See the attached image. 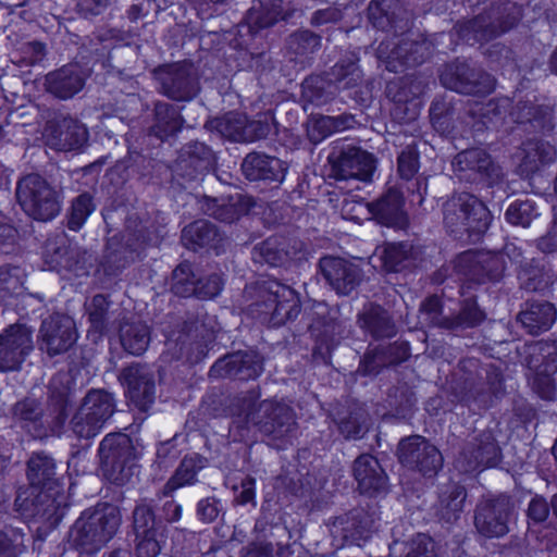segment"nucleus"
<instances>
[{
	"label": "nucleus",
	"mask_w": 557,
	"mask_h": 557,
	"mask_svg": "<svg viewBox=\"0 0 557 557\" xmlns=\"http://www.w3.org/2000/svg\"><path fill=\"white\" fill-rule=\"evenodd\" d=\"M370 416L363 405L351 404L347 413L338 419L339 432L346 438H361L369 431Z\"/></svg>",
	"instance_id": "53"
},
{
	"label": "nucleus",
	"mask_w": 557,
	"mask_h": 557,
	"mask_svg": "<svg viewBox=\"0 0 557 557\" xmlns=\"http://www.w3.org/2000/svg\"><path fill=\"white\" fill-rule=\"evenodd\" d=\"M326 76L338 86L339 89H352L363 81V72L359 66V58L350 53L339 59L329 71Z\"/></svg>",
	"instance_id": "51"
},
{
	"label": "nucleus",
	"mask_w": 557,
	"mask_h": 557,
	"mask_svg": "<svg viewBox=\"0 0 557 557\" xmlns=\"http://www.w3.org/2000/svg\"><path fill=\"white\" fill-rule=\"evenodd\" d=\"M98 456L103 476L115 485H124L134 475L139 451L125 433H109L99 444Z\"/></svg>",
	"instance_id": "6"
},
{
	"label": "nucleus",
	"mask_w": 557,
	"mask_h": 557,
	"mask_svg": "<svg viewBox=\"0 0 557 557\" xmlns=\"http://www.w3.org/2000/svg\"><path fill=\"white\" fill-rule=\"evenodd\" d=\"M132 530L138 557H157L161 552L164 525L156 513L152 498H140L132 511Z\"/></svg>",
	"instance_id": "13"
},
{
	"label": "nucleus",
	"mask_w": 557,
	"mask_h": 557,
	"mask_svg": "<svg viewBox=\"0 0 557 557\" xmlns=\"http://www.w3.org/2000/svg\"><path fill=\"white\" fill-rule=\"evenodd\" d=\"M460 374L454 387L455 396L460 403L478 409H486L492 406L494 398L503 394L502 376L497 372L487 373L483 377L476 360L461 361Z\"/></svg>",
	"instance_id": "7"
},
{
	"label": "nucleus",
	"mask_w": 557,
	"mask_h": 557,
	"mask_svg": "<svg viewBox=\"0 0 557 557\" xmlns=\"http://www.w3.org/2000/svg\"><path fill=\"white\" fill-rule=\"evenodd\" d=\"M281 18L284 17L280 7L275 3L264 4L262 0H258V4H255L247 14L248 27L253 33L273 26Z\"/></svg>",
	"instance_id": "62"
},
{
	"label": "nucleus",
	"mask_w": 557,
	"mask_h": 557,
	"mask_svg": "<svg viewBox=\"0 0 557 557\" xmlns=\"http://www.w3.org/2000/svg\"><path fill=\"white\" fill-rule=\"evenodd\" d=\"M320 48L321 36L309 29L294 32L286 39L287 52L295 58H308Z\"/></svg>",
	"instance_id": "61"
},
{
	"label": "nucleus",
	"mask_w": 557,
	"mask_h": 557,
	"mask_svg": "<svg viewBox=\"0 0 557 557\" xmlns=\"http://www.w3.org/2000/svg\"><path fill=\"white\" fill-rule=\"evenodd\" d=\"M502 458V448L493 431L484 430L465 443L455 466L460 472L469 473L497 467Z\"/></svg>",
	"instance_id": "17"
},
{
	"label": "nucleus",
	"mask_w": 557,
	"mask_h": 557,
	"mask_svg": "<svg viewBox=\"0 0 557 557\" xmlns=\"http://www.w3.org/2000/svg\"><path fill=\"white\" fill-rule=\"evenodd\" d=\"M200 210L222 223L232 224L247 215L255 207L252 197L235 194L223 197L203 196L199 200Z\"/></svg>",
	"instance_id": "31"
},
{
	"label": "nucleus",
	"mask_w": 557,
	"mask_h": 557,
	"mask_svg": "<svg viewBox=\"0 0 557 557\" xmlns=\"http://www.w3.org/2000/svg\"><path fill=\"white\" fill-rule=\"evenodd\" d=\"M255 532L257 533L256 542L252 544H260L261 547H270L273 553L274 546L282 542L289 541L290 533L288 528L283 523H272L260 518L256 521Z\"/></svg>",
	"instance_id": "59"
},
{
	"label": "nucleus",
	"mask_w": 557,
	"mask_h": 557,
	"mask_svg": "<svg viewBox=\"0 0 557 557\" xmlns=\"http://www.w3.org/2000/svg\"><path fill=\"white\" fill-rule=\"evenodd\" d=\"M357 323L374 339L391 338L397 329L391 314L380 305L369 304L358 313Z\"/></svg>",
	"instance_id": "42"
},
{
	"label": "nucleus",
	"mask_w": 557,
	"mask_h": 557,
	"mask_svg": "<svg viewBox=\"0 0 557 557\" xmlns=\"http://www.w3.org/2000/svg\"><path fill=\"white\" fill-rule=\"evenodd\" d=\"M70 395L67 374L58 373L48 385L47 401L34 396L23 397L10 409L12 421L33 438L60 435L67 419Z\"/></svg>",
	"instance_id": "1"
},
{
	"label": "nucleus",
	"mask_w": 557,
	"mask_h": 557,
	"mask_svg": "<svg viewBox=\"0 0 557 557\" xmlns=\"http://www.w3.org/2000/svg\"><path fill=\"white\" fill-rule=\"evenodd\" d=\"M301 88L302 99L317 107L330 103L338 94V86L326 76V73L307 77L302 82Z\"/></svg>",
	"instance_id": "50"
},
{
	"label": "nucleus",
	"mask_w": 557,
	"mask_h": 557,
	"mask_svg": "<svg viewBox=\"0 0 557 557\" xmlns=\"http://www.w3.org/2000/svg\"><path fill=\"white\" fill-rule=\"evenodd\" d=\"M120 343L125 351L134 356L143 355L151 341L150 327L139 320H125L119 327Z\"/></svg>",
	"instance_id": "49"
},
{
	"label": "nucleus",
	"mask_w": 557,
	"mask_h": 557,
	"mask_svg": "<svg viewBox=\"0 0 557 557\" xmlns=\"http://www.w3.org/2000/svg\"><path fill=\"white\" fill-rule=\"evenodd\" d=\"M455 172L460 180L476 182L487 180L495 182L500 178L502 169L483 149L471 148L460 151L453 161Z\"/></svg>",
	"instance_id": "30"
},
{
	"label": "nucleus",
	"mask_w": 557,
	"mask_h": 557,
	"mask_svg": "<svg viewBox=\"0 0 557 557\" xmlns=\"http://www.w3.org/2000/svg\"><path fill=\"white\" fill-rule=\"evenodd\" d=\"M69 428L75 438L88 441L96 437L103 425L89 412L78 407L70 419Z\"/></svg>",
	"instance_id": "63"
},
{
	"label": "nucleus",
	"mask_w": 557,
	"mask_h": 557,
	"mask_svg": "<svg viewBox=\"0 0 557 557\" xmlns=\"http://www.w3.org/2000/svg\"><path fill=\"white\" fill-rule=\"evenodd\" d=\"M354 476L361 494L370 497L385 495L388 492V478L377 458L362 454L354 461Z\"/></svg>",
	"instance_id": "34"
},
{
	"label": "nucleus",
	"mask_w": 557,
	"mask_h": 557,
	"mask_svg": "<svg viewBox=\"0 0 557 557\" xmlns=\"http://www.w3.org/2000/svg\"><path fill=\"white\" fill-rule=\"evenodd\" d=\"M510 115L519 124H530L535 132L545 134L554 128L552 108L537 106L532 99L518 100Z\"/></svg>",
	"instance_id": "43"
},
{
	"label": "nucleus",
	"mask_w": 557,
	"mask_h": 557,
	"mask_svg": "<svg viewBox=\"0 0 557 557\" xmlns=\"http://www.w3.org/2000/svg\"><path fill=\"white\" fill-rule=\"evenodd\" d=\"M263 372V358L257 351L237 350L219 358L210 368L212 379H237L249 381Z\"/></svg>",
	"instance_id": "25"
},
{
	"label": "nucleus",
	"mask_w": 557,
	"mask_h": 557,
	"mask_svg": "<svg viewBox=\"0 0 557 557\" xmlns=\"http://www.w3.org/2000/svg\"><path fill=\"white\" fill-rule=\"evenodd\" d=\"M440 82L445 88L467 96H486L495 87V79L491 74L460 59L443 65Z\"/></svg>",
	"instance_id": "14"
},
{
	"label": "nucleus",
	"mask_w": 557,
	"mask_h": 557,
	"mask_svg": "<svg viewBox=\"0 0 557 557\" xmlns=\"http://www.w3.org/2000/svg\"><path fill=\"white\" fill-rule=\"evenodd\" d=\"M159 92L177 102L194 100L201 90L197 69L190 62L163 64L153 71Z\"/></svg>",
	"instance_id": "15"
},
{
	"label": "nucleus",
	"mask_w": 557,
	"mask_h": 557,
	"mask_svg": "<svg viewBox=\"0 0 557 557\" xmlns=\"http://www.w3.org/2000/svg\"><path fill=\"white\" fill-rule=\"evenodd\" d=\"M428 82L417 75H407L389 82L386 96L393 101L392 115L400 123L417 119L420 112L419 98L424 94Z\"/></svg>",
	"instance_id": "19"
},
{
	"label": "nucleus",
	"mask_w": 557,
	"mask_h": 557,
	"mask_svg": "<svg viewBox=\"0 0 557 557\" xmlns=\"http://www.w3.org/2000/svg\"><path fill=\"white\" fill-rule=\"evenodd\" d=\"M197 278L191 263L181 262L172 272L171 290L180 297H190L195 293Z\"/></svg>",
	"instance_id": "64"
},
{
	"label": "nucleus",
	"mask_w": 557,
	"mask_h": 557,
	"mask_svg": "<svg viewBox=\"0 0 557 557\" xmlns=\"http://www.w3.org/2000/svg\"><path fill=\"white\" fill-rule=\"evenodd\" d=\"M207 463L208 459L199 454L194 453L185 456L173 475L157 493V497H170L176 490L195 484L198 472L206 468Z\"/></svg>",
	"instance_id": "44"
},
{
	"label": "nucleus",
	"mask_w": 557,
	"mask_h": 557,
	"mask_svg": "<svg viewBox=\"0 0 557 557\" xmlns=\"http://www.w3.org/2000/svg\"><path fill=\"white\" fill-rule=\"evenodd\" d=\"M442 211L444 227L457 239L478 242L492 222L487 207L469 193L453 195L443 203Z\"/></svg>",
	"instance_id": "3"
},
{
	"label": "nucleus",
	"mask_w": 557,
	"mask_h": 557,
	"mask_svg": "<svg viewBox=\"0 0 557 557\" xmlns=\"http://www.w3.org/2000/svg\"><path fill=\"white\" fill-rule=\"evenodd\" d=\"M126 394L135 406L146 411L154 401V373L148 364L132 363L125 367L119 376Z\"/></svg>",
	"instance_id": "29"
},
{
	"label": "nucleus",
	"mask_w": 557,
	"mask_h": 557,
	"mask_svg": "<svg viewBox=\"0 0 557 557\" xmlns=\"http://www.w3.org/2000/svg\"><path fill=\"white\" fill-rule=\"evenodd\" d=\"M399 462L425 478H433L443 467V456L425 437L411 435L400 440L397 447Z\"/></svg>",
	"instance_id": "20"
},
{
	"label": "nucleus",
	"mask_w": 557,
	"mask_h": 557,
	"mask_svg": "<svg viewBox=\"0 0 557 557\" xmlns=\"http://www.w3.org/2000/svg\"><path fill=\"white\" fill-rule=\"evenodd\" d=\"M214 163L215 156L209 146L200 141H190L180 150L175 172L187 181H194L211 171Z\"/></svg>",
	"instance_id": "32"
},
{
	"label": "nucleus",
	"mask_w": 557,
	"mask_h": 557,
	"mask_svg": "<svg viewBox=\"0 0 557 557\" xmlns=\"http://www.w3.org/2000/svg\"><path fill=\"white\" fill-rule=\"evenodd\" d=\"M304 255V242L283 235L270 236L251 250L253 262L270 267H284L292 260L301 259Z\"/></svg>",
	"instance_id": "27"
},
{
	"label": "nucleus",
	"mask_w": 557,
	"mask_h": 557,
	"mask_svg": "<svg viewBox=\"0 0 557 557\" xmlns=\"http://www.w3.org/2000/svg\"><path fill=\"white\" fill-rule=\"evenodd\" d=\"M182 244L189 250L212 249L216 255L225 250L227 244L226 236L220 232L219 227L207 220H197L182 230Z\"/></svg>",
	"instance_id": "36"
},
{
	"label": "nucleus",
	"mask_w": 557,
	"mask_h": 557,
	"mask_svg": "<svg viewBox=\"0 0 557 557\" xmlns=\"http://www.w3.org/2000/svg\"><path fill=\"white\" fill-rule=\"evenodd\" d=\"M96 208L97 203L91 193L84 191L79 194L73 198L65 214L66 227L74 232L79 231L95 212Z\"/></svg>",
	"instance_id": "55"
},
{
	"label": "nucleus",
	"mask_w": 557,
	"mask_h": 557,
	"mask_svg": "<svg viewBox=\"0 0 557 557\" xmlns=\"http://www.w3.org/2000/svg\"><path fill=\"white\" fill-rule=\"evenodd\" d=\"M381 512L376 504L354 508L326 521L332 544L342 547L347 543L367 540L380 527Z\"/></svg>",
	"instance_id": "10"
},
{
	"label": "nucleus",
	"mask_w": 557,
	"mask_h": 557,
	"mask_svg": "<svg viewBox=\"0 0 557 557\" xmlns=\"http://www.w3.org/2000/svg\"><path fill=\"white\" fill-rule=\"evenodd\" d=\"M184 123L185 119L176 106L157 100L153 102L152 122L148 127V135L164 141L180 133Z\"/></svg>",
	"instance_id": "39"
},
{
	"label": "nucleus",
	"mask_w": 557,
	"mask_h": 557,
	"mask_svg": "<svg viewBox=\"0 0 557 557\" xmlns=\"http://www.w3.org/2000/svg\"><path fill=\"white\" fill-rule=\"evenodd\" d=\"M522 17L521 7L508 0L493 2L474 18L454 27L459 39L468 45L488 41L518 25Z\"/></svg>",
	"instance_id": "4"
},
{
	"label": "nucleus",
	"mask_w": 557,
	"mask_h": 557,
	"mask_svg": "<svg viewBox=\"0 0 557 557\" xmlns=\"http://www.w3.org/2000/svg\"><path fill=\"white\" fill-rule=\"evenodd\" d=\"M319 270L329 286L341 296H348L363 278L358 264L341 257H322L319 260Z\"/></svg>",
	"instance_id": "28"
},
{
	"label": "nucleus",
	"mask_w": 557,
	"mask_h": 557,
	"mask_svg": "<svg viewBox=\"0 0 557 557\" xmlns=\"http://www.w3.org/2000/svg\"><path fill=\"white\" fill-rule=\"evenodd\" d=\"M298 294L278 282H264L258 286L257 298L249 306L251 317L271 327L294 321L300 313Z\"/></svg>",
	"instance_id": "5"
},
{
	"label": "nucleus",
	"mask_w": 557,
	"mask_h": 557,
	"mask_svg": "<svg viewBox=\"0 0 557 557\" xmlns=\"http://www.w3.org/2000/svg\"><path fill=\"white\" fill-rule=\"evenodd\" d=\"M312 314L309 330L317 339L312 358L315 362L329 364L332 350L348 333L346 321L342 319L337 308H330L325 302H317Z\"/></svg>",
	"instance_id": "11"
},
{
	"label": "nucleus",
	"mask_w": 557,
	"mask_h": 557,
	"mask_svg": "<svg viewBox=\"0 0 557 557\" xmlns=\"http://www.w3.org/2000/svg\"><path fill=\"white\" fill-rule=\"evenodd\" d=\"M403 12L398 0H372L368 5V18L376 29L397 33L404 27L399 25Z\"/></svg>",
	"instance_id": "46"
},
{
	"label": "nucleus",
	"mask_w": 557,
	"mask_h": 557,
	"mask_svg": "<svg viewBox=\"0 0 557 557\" xmlns=\"http://www.w3.org/2000/svg\"><path fill=\"white\" fill-rule=\"evenodd\" d=\"M454 268L468 280L484 283L499 281L504 275L506 263L500 253L468 250L456 258Z\"/></svg>",
	"instance_id": "23"
},
{
	"label": "nucleus",
	"mask_w": 557,
	"mask_h": 557,
	"mask_svg": "<svg viewBox=\"0 0 557 557\" xmlns=\"http://www.w3.org/2000/svg\"><path fill=\"white\" fill-rule=\"evenodd\" d=\"M433 52L432 44L424 39L404 38L398 42L400 72L405 67H413L425 62Z\"/></svg>",
	"instance_id": "54"
},
{
	"label": "nucleus",
	"mask_w": 557,
	"mask_h": 557,
	"mask_svg": "<svg viewBox=\"0 0 557 557\" xmlns=\"http://www.w3.org/2000/svg\"><path fill=\"white\" fill-rule=\"evenodd\" d=\"M516 156L519 159L520 172L530 175L539 171L542 165L553 162L557 152L548 141L532 138L521 144Z\"/></svg>",
	"instance_id": "40"
},
{
	"label": "nucleus",
	"mask_w": 557,
	"mask_h": 557,
	"mask_svg": "<svg viewBox=\"0 0 557 557\" xmlns=\"http://www.w3.org/2000/svg\"><path fill=\"white\" fill-rule=\"evenodd\" d=\"M79 407L104 425L115 411V399L113 394L106 389H90L82 399Z\"/></svg>",
	"instance_id": "52"
},
{
	"label": "nucleus",
	"mask_w": 557,
	"mask_h": 557,
	"mask_svg": "<svg viewBox=\"0 0 557 557\" xmlns=\"http://www.w3.org/2000/svg\"><path fill=\"white\" fill-rule=\"evenodd\" d=\"M32 330L21 323L11 324L0 334V371L20 370L34 348Z\"/></svg>",
	"instance_id": "26"
},
{
	"label": "nucleus",
	"mask_w": 557,
	"mask_h": 557,
	"mask_svg": "<svg viewBox=\"0 0 557 557\" xmlns=\"http://www.w3.org/2000/svg\"><path fill=\"white\" fill-rule=\"evenodd\" d=\"M122 522L120 509L110 504H98L85 509L67 533L70 548L79 555L92 556L116 534Z\"/></svg>",
	"instance_id": "2"
},
{
	"label": "nucleus",
	"mask_w": 557,
	"mask_h": 557,
	"mask_svg": "<svg viewBox=\"0 0 557 557\" xmlns=\"http://www.w3.org/2000/svg\"><path fill=\"white\" fill-rule=\"evenodd\" d=\"M247 420L276 447H281L276 442L285 443L293 436L297 424L292 407L270 399L259 403L255 411H249Z\"/></svg>",
	"instance_id": "12"
},
{
	"label": "nucleus",
	"mask_w": 557,
	"mask_h": 557,
	"mask_svg": "<svg viewBox=\"0 0 557 557\" xmlns=\"http://www.w3.org/2000/svg\"><path fill=\"white\" fill-rule=\"evenodd\" d=\"M77 338L74 320L66 314L52 313L41 322L38 348L52 358L69 351Z\"/></svg>",
	"instance_id": "21"
},
{
	"label": "nucleus",
	"mask_w": 557,
	"mask_h": 557,
	"mask_svg": "<svg viewBox=\"0 0 557 557\" xmlns=\"http://www.w3.org/2000/svg\"><path fill=\"white\" fill-rule=\"evenodd\" d=\"M467 498L466 488L457 483L449 484L440 495V515L446 522L458 519Z\"/></svg>",
	"instance_id": "57"
},
{
	"label": "nucleus",
	"mask_w": 557,
	"mask_h": 557,
	"mask_svg": "<svg viewBox=\"0 0 557 557\" xmlns=\"http://www.w3.org/2000/svg\"><path fill=\"white\" fill-rule=\"evenodd\" d=\"M383 267L388 272H399L413 264V249L407 243L387 244L380 256Z\"/></svg>",
	"instance_id": "56"
},
{
	"label": "nucleus",
	"mask_w": 557,
	"mask_h": 557,
	"mask_svg": "<svg viewBox=\"0 0 557 557\" xmlns=\"http://www.w3.org/2000/svg\"><path fill=\"white\" fill-rule=\"evenodd\" d=\"M330 177L336 181L359 180L368 182L375 170L374 157L355 146H347L329 156Z\"/></svg>",
	"instance_id": "22"
},
{
	"label": "nucleus",
	"mask_w": 557,
	"mask_h": 557,
	"mask_svg": "<svg viewBox=\"0 0 557 557\" xmlns=\"http://www.w3.org/2000/svg\"><path fill=\"white\" fill-rule=\"evenodd\" d=\"M486 318L485 312L479 307L474 297H469L460 302L459 310L447 315L445 331L453 335H460L469 329L479 326Z\"/></svg>",
	"instance_id": "48"
},
{
	"label": "nucleus",
	"mask_w": 557,
	"mask_h": 557,
	"mask_svg": "<svg viewBox=\"0 0 557 557\" xmlns=\"http://www.w3.org/2000/svg\"><path fill=\"white\" fill-rule=\"evenodd\" d=\"M71 248L65 235L48 238L45 245L44 260L49 270L65 271Z\"/></svg>",
	"instance_id": "60"
},
{
	"label": "nucleus",
	"mask_w": 557,
	"mask_h": 557,
	"mask_svg": "<svg viewBox=\"0 0 557 557\" xmlns=\"http://www.w3.org/2000/svg\"><path fill=\"white\" fill-rule=\"evenodd\" d=\"M44 137L47 145L55 150H79L87 144L88 131L78 120L55 114L46 122Z\"/></svg>",
	"instance_id": "24"
},
{
	"label": "nucleus",
	"mask_w": 557,
	"mask_h": 557,
	"mask_svg": "<svg viewBox=\"0 0 557 557\" xmlns=\"http://www.w3.org/2000/svg\"><path fill=\"white\" fill-rule=\"evenodd\" d=\"M369 212L381 225L404 230L408 226L409 218L405 210L403 194L396 188H388L377 199L368 202Z\"/></svg>",
	"instance_id": "33"
},
{
	"label": "nucleus",
	"mask_w": 557,
	"mask_h": 557,
	"mask_svg": "<svg viewBox=\"0 0 557 557\" xmlns=\"http://www.w3.org/2000/svg\"><path fill=\"white\" fill-rule=\"evenodd\" d=\"M557 310L552 302L527 301L524 309L518 315L517 321L531 335H539L548 331L556 321Z\"/></svg>",
	"instance_id": "41"
},
{
	"label": "nucleus",
	"mask_w": 557,
	"mask_h": 557,
	"mask_svg": "<svg viewBox=\"0 0 557 557\" xmlns=\"http://www.w3.org/2000/svg\"><path fill=\"white\" fill-rule=\"evenodd\" d=\"M15 510L25 518H33L53 529L64 518L67 510V497L62 487L53 490L18 488L14 500Z\"/></svg>",
	"instance_id": "9"
},
{
	"label": "nucleus",
	"mask_w": 557,
	"mask_h": 557,
	"mask_svg": "<svg viewBox=\"0 0 557 557\" xmlns=\"http://www.w3.org/2000/svg\"><path fill=\"white\" fill-rule=\"evenodd\" d=\"M138 55L135 49L128 46L114 48L104 61L108 74L126 75L131 78V71H137Z\"/></svg>",
	"instance_id": "58"
},
{
	"label": "nucleus",
	"mask_w": 557,
	"mask_h": 557,
	"mask_svg": "<svg viewBox=\"0 0 557 557\" xmlns=\"http://www.w3.org/2000/svg\"><path fill=\"white\" fill-rule=\"evenodd\" d=\"M287 166L276 157L263 152H250L242 162L243 175L251 182L264 181L282 183L285 178Z\"/></svg>",
	"instance_id": "37"
},
{
	"label": "nucleus",
	"mask_w": 557,
	"mask_h": 557,
	"mask_svg": "<svg viewBox=\"0 0 557 557\" xmlns=\"http://www.w3.org/2000/svg\"><path fill=\"white\" fill-rule=\"evenodd\" d=\"M553 269L543 259L527 260L518 270L520 286L528 292L545 289L553 283Z\"/></svg>",
	"instance_id": "47"
},
{
	"label": "nucleus",
	"mask_w": 557,
	"mask_h": 557,
	"mask_svg": "<svg viewBox=\"0 0 557 557\" xmlns=\"http://www.w3.org/2000/svg\"><path fill=\"white\" fill-rule=\"evenodd\" d=\"M138 247L131 243H123L116 236L111 237L106 246L100 265L106 275L115 276L127 265L135 261Z\"/></svg>",
	"instance_id": "45"
},
{
	"label": "nucleus",
	"mask_w": 557,
	"mask_h": 557,
	"mask_svg": "<svg viewBox=\"0 0 557 557\" xmlns=\"http://www.w3.org/2000/svg\"><path fill=\"white\" fill-rule=\"evenodd\" d=\"M87 75L76 63H70L45 76V90L60 100L72 99L86 84Z\"/></svg>",
	"instance_id": "35"
},
{
	"label": "nucleus",
	"mask_w": 557,
	"mask_h": 557,
	"mask_svg": "<svg viewBox=\"0 0 557 557\" xmlns=\"http://www.w3.org/2000/svg\"><path fill=\"white\" fill-rule=\"evenodd\" d=\"M205 127L235 143H253L264 139L271 132L265 120H250L246 114L231 111L206 122Z\"/></svg>",
	"instance_id": "18"
},
{
	"label": "nucleus",
	"mask_w": 557,
	"mask_h": 557,
	"mask_svg": "<svg viewBox=\"0 0 557 557\" xmlns=\"http://www.w3.org/2000/svg\"><path fill=\"white\" fill-rule=\"evenodd\" d=\"M15 195L24 212L34 220L48 222L61 211V193L39 174L23 176L17 182Z\"/></svg>",
	"instance_id": "8"
},
{
	"label": "nucleus",
	"mask_w": 557,
	"mask_h": 557,
	"mask_svg": "<svg viewBox=\"0 0 557 557\" xmlns=\"http://www.w3.org/2000/svg\"><path fill=\"white\" fill-rule=\"evenodd\" d=\"M26 478L29 482L28 490H53L61 487L58 478V467L54 458L44 451H34L26 462Z\"/></svg>",
	"instance_id": "38"
},
{
	"label": "nucleus",
	"mask_w": 557,
	"mask_h": 557,
	"mask_svg": "<svg viewBox=\"0 0 557 557\" xmlns=\"http://www.w3.org/2000/svg\"><path fill=\"white\" fill-rule=\"evenodd\" d=\"M515 503L509 495L499 494L480 500L474 511V527L486 539H498L509 532Z\"/></svg>",
	"instance_id": "16"
}]
</instances>
